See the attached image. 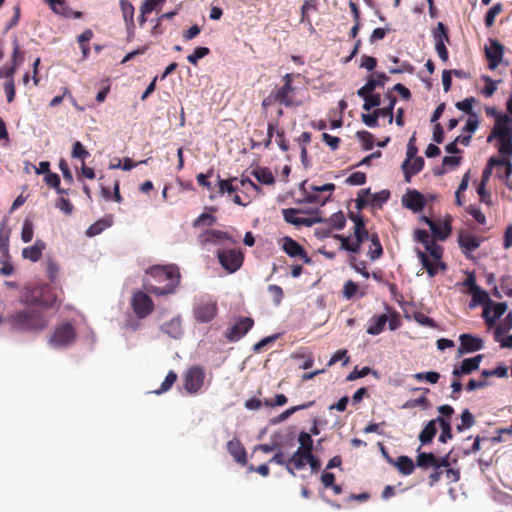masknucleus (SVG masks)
<instances>
[{"mask_svg":"<svg viewBox=\"0 0 512 512\" xmlns=\"http://www.w3.org/2000/svg\"><path fill=\"white\" fill-rule=\"evenodd\" d=\"M254 320L251 318H240L236 323L226 330V340L237 342L253 327Z\"/></svg>","mask_w":512,"mask_h":512,"instance_id":"ddd939ff","label":"nucleus"},{"mask_svg":"<svg viewBox=\"0 0 512 512\" xmlns=\"http://www.w3.org/2000/svg\"><path fill=\"white\" fill-rule=\"evenodd\" d=\"M368 256L372 261L379 259L383 254L382 245L377 233L371 234Z\"/></svg>","mask_w":512,"mask_h":512,"instance_id":"4c0bfd02","label":"nucleus"},{"mask_svg":"<svg viewBox=\"0 0 512 512\" xmlns=\"http://www.w3.org/2000/svg\"><path fill=\"white\" fill-rule=\"evenodd\" d=\"M359 140L363 143L364 149L369 151L373 148V135L368 131H359L357 133Z\"/></svg>","mask_w":512,"mask_h":512,"instance_id":"0e129e2a","label":"nucleus"},{"mask_svg":"<svg viewBox=\"0 0 512 512\" xmlns=\"http://www.w3.org/2000/svg\"><path fill=\"white\" fill-rule=\"evenodd\" d=\"M268 292H270L274 303L280 305L284 297V292L281 286L277 284L268 285Z\"/></svg>","mask_w":512,"mask_h":512,"instance_id":"052dcab7","label":"nucleus"},{"mask_svg":"<svg viewBox=\"0 0 512 512\" xmlns=\"http://www.w3.org/2000/svg\"><path fill=\"white\" fill-rule=\"evenodd\" d=\"M496 175L500 179H508L512 174V163L508 159L497 158L495 163Z\"/></svg>","mask_w":512,"mask_h":512,"instance_id":"ea45409f","label":"nucleus"},{"mask_svg":"<svg viewBox=\"0 0 512 512\" xmlns=\"http://www.w3.org/2000/svg\"><path fill=\"white\" fill-rule=\"evenodd\" d=\"M315 402L312 400L311 402H305L304 404H298V405H294V406H291L290 408L286 409L285 411H283L279 417H278V422H282L284 420H286L287 418H289L292 414H294L295 412L299 411V410H303V409H307L309 408L310 406H312Z\"/></svg>","mask_w":512,"mask_h":512,"instance_id":"de8ad7c7","label":"nucleus"},{"mask_svg":"<svg viewBox=\"0 0 512 512\" xmlns=\"http://www.w3.org/2000/svg\"><path fill=\"white\" fill-rule=\"evenodd\" d=\"M293 77L294 75L292 73H286L283 76V86L274 89L271 93V97L274 99L275 102L280 103L287 108L299 105L298 103H295L290 97V94L294 90L292 86Z\"/></svg>","mask_w":512,"mask_h":512,"instance_id":"1a4fd4ad","label":"nucleus"},{"mask_svg":"<svg viewBox=\"0 0 512 512\" xmlns=\"http://www.w3.org/2000/svg\"><path fill=\"white\" fill-rule=\"evenodd\" d=\"M413 319L422 326H426V327H430V328L437 327V324L434 320H432L431 318H429V316L424 315L421 312L414 313Z\"/></svg>","mask_w":512,"mask_h":512,"instance_id":"680f3d73","label":"nucleus"},{"mask_svg":"<svg viewBox=\"0 0 512 512\" xmlns=\"http://www.w3.org/2000/svg\"><path fill=\"white\" fill-rule=\"evenodd\" d=\"M432 37L434 40V44H449L450 43V36H449V30L448 28L443 25L441 22L436 25L434 30L432 31Z\"/></svg>","mask_w":512,"mask_h":512,"instance_id":"58836bf2","label":"nucleus"},{"mask_svg":"<svg viewBox=\"0 0 512 512\" xmlns=\"http://www.w3.org/2000/svg\"><path fill=\"white\" fill-rule=\"evenodd\" d=\"M34 235L33 223L30 220H25L22 228L21 237L24 242H30Z\"/></svg>","mask_w":512,"mask_h":512,"instance_id":"338daca9","label":"nucleus"},{"mask_svg":"<svg viewBox=\"0 0 512 512\" xmlns=\"http://www.w3.org/2000/svg\"><path fill=\"white\" fill-rule=\"evenodd\" d=\"M509 123L508 115H499L492 133L488 137V142H491L493 138L499 140L498 150L501 155H512V130Z\"/></svg>","mask_w":512,"mask_h":512,"instance_id":"7ed1b4c3","label":"nucleus"},{"mask_svg":"<svg viewBox=\"0 0 512 512\" xmlns=\"http://www.w3.org/2000/svg\"><path fill=\"white\" fill-rule=\"evenodd\" d=\"M204 379V368L199 365L192 366L184 373V390L189 394H197L204 384Z\"/></svg>","mask_w":512,"mask_h":512,"instance_id":"6e6552de","label":"nucleus"},{"mask_svg":"<svg viewBox=\"0 0 512 512\" xmlns=\"http://www.w3.org/2000/svg\"><path fill=\"white\" fill-rule=\"evenodd\" d=\"M482 359L483 355H477L473 358H464L460 364V372H464L465 375L472 373L474 370L478 369Z\"/></svg>","mask_w":512,"mask_h":512,"instance_id":"a19ab883","label":"nucleus"},{"mask_svg":"<svg viewBox=\"0 0 512 512\" xmlns=\"http://www.w3.org/2000/svg\"><path fill=\"white\" fill-rule=\"evenodd\" d=\"M176 380H177V374L173 370H170L167 373V375H166L164 381L162 382L160 388L158 390H155L154 393L157 394V395H160L162 393L167 392L168 390L171 389V387L176 382Z\"/></svg>","mask_w":512,"mask_h":512,"instance_id":"c03bdc74","label":"nucleus"},{"mask_svg":"<svg viewBox=\"0 0 512 512\" xmlns=\"http://www.w3.org/2000/svg\"><path fill=\"white\" fill-rule=\"evenodd\" d=\"M452 219L449 216L443 223V225L434 223L432 227L430 228L431 233L436 240H446L452 233V226H451Z\"/></svg>","mask_w":512,"mask_h":512,"instance_id":"393cba45","label":"nucleus"},{"mask_svg":"<svg viewBox=\"0 0 512 512\" xmlns=\"http://www.w3.org/2000/svg\"><path fill=\"white\" fill-rule=\"evenodd\" d=\"M9 230H0V254L9 255Z\"/></svg>","mask_w":512,"mask_h":512,"instance_id":"e2e57ef3","label":"nucleus"},{"mask_svg":"<svg viewBox=\"0 0 512 512\" xmlns=\"http://www.w3.org/2000/svg\"><path fill=\"white\" fill-rule=\"evenodd\" d=\"M20 302L26 308L8 315L7 323L16 331L37 333L48 326L46 310L57 302V295L48 284L27 286L21 292Z\"/></svg>","mask_w":512,"mask_h":512,"instance_id":"f257e3e1","label":"nucleus"},{"mask_svg":"<svg viewBox=\"0 0 512 512\" xmlns=\"http://www.w3.org/2000/svg\"><path fill=\"white\" fill-rule=\"evenodd\" d=\"M370 195V189H362L358 192V196L356 198V208L358 211L363 210L368 203V196Z\"/></svg>","mask_w":512,"mask_h":512,"instance_id":"774afa93","label":"nucleus"},{"mask_svg":"<svg viewBox=\"0 0 512 512\" xmlns=\"http://www.w3.org/2000/svg\"><path fill=\"white\" fill-rule=\"evenodd\" d=\"M210 53L209 48L207 47H197L194 52L188 56V61L190 64L197 66L198 61Z\"/></svg>","mask_w":512,"mask_h":512,"instance_id":"603ef678","label":"nucleus"},{"mask_svg":"<svg viewBox=\"0 0 512 512\" xmlns=\"http://www.w3.org/2000/svg\"><path fill=\"white\" fill-rule=\"evenodd\" d=\"M367 177L364 172H354L346 178V183L352 186H360L366 183Z\"/></svg>","mask_w":512,"mask_h":512,"instance_id":"13d9d810","label":"nucleus"},{"mask_svg":"<svg viewBox=\"0 0 512 512\" xmlns=\"http://www.w3.org/2000/svg\"><path fill=\"white\" fill-rule=\"evenodd\" d=\"M417 451L416 466L424 470L428 468L435 469L437 457L432 452H420V448Z\"/></svg>","mask_w":512,"mask_h":512,"instance_id":"c756f323","label":"nucleus"},{"mask_svg":"<svg viewBox=\"0 0 512 512\" xmlns=\"http://www.w3.org/2000/svg\"><path fill=\"white\" fill-rule=\"evenodd\" d=\"M506 310H507V305H506V303H503V302L494 304L493 316L489 315V310L486 308L484 310V318L486 320L487 325L489 327H492L495 324L496 320L500 319L504 315Z\"/></svg>","mask_w":512,"mask_h":512,"instance_id":"473e14b6","label":"nucleus"},{"mask_svg":"<svg viewBox=\"0 0 512 512\" xmlns=\"http://www.w3.org/2000/svg\"><path fill=\"white\" fill-rule=\"evenodd\" d=\"M0 263L2 267L0 268V275L7 277L13 275V264L10 263V255H0Z\"/></svg>","mask_w":512,"mask_h":512,"instance_id":"864d4df0","label":"nucleus"},{"mask_svg":"<svg viewBox=\"0 0 512 512\" xmlns=\"http://www.w3.org/2000/svg\"><path fill=\"white\" fill-rule=\"evenodd\" d=\"M394 466L398 468L401 474L408 476L414 472L416 464L410 457L402 455L396 458Z\"/></svg>","mask_w":512,"mask_h":512,"instance_id":"f704fd0d","label":"nucleus"},{"mask_svg":"<svg viewBox=\"0 0 512 512\" xmlns=\"http://www.w3.org/2000/svg\"><path fill=\"white\" fill-rule=\"evenodd\" d=\"M122 17L128 32L134 31V7L128 0H120Z\"/></svg>","mask_w":512,"mask_h":512,"instance_id":"a878e982","label":"nucleus"},{"mask_svg":"<svg viewBox=\"0 0 512 512\" xmlns=\"http://www.w3.org/2000/svg\"><path fill=\"white\" fill-rule=\"evenodd\" d=\"M298 442L300 446L297 449L304 450L305 453L313 451V439L310 434L300 432L298 435Z\"/></svg>","mask_w":512,"mask_h":512,"instance_id":"09e8293b","label":"nucleus"},{"mask_svg":"<svg viewBox=\"0 0 512 512\" xmlns=\"http://www.w3.org/2000/svg\"><path fill=\"white\" fill-rule=\"evenodd\" d=\"M147 162H148V159L142 160V161H140L138 163H134L131 158L125 157V158H123V161L119 160V162L117 164H111L110 168L111 169L121 168L124 171H129L133 167H135L136 165L144 164V163H147Z\"/></svg>","mask_w":512,"mask_h":512,"instance_id":"3c124183","label":"nucleus"},{"mask_svg":"<svg viewBox=\"0 0 512 512\" xmlns=\"http://www.w3.org/2000/svg\"><path fill=\"white\" fill-rule=\"evenodd\" d=\"M512 328V314L509 313L505 316L503 322L499 324L494 331V338L498 339L499 336L504 335L507 331Z\"/></svg>","mask_w":512,"mask_h":512,"instance_id":"8fccbe9b","label":"nucleus"},{"mask_svg":"<svg viewBox=\"0 0 512 512\" xmlns=\"http://www.w3.org/2000/svg\"><path fill=\"white\" fill-rule=\"evenodd\" d=\"M404 207L412 210L414 213L421 212L426 205L425 197L417 190H409L402 197Z\"/></svg>","mask_w":512,"mask_h":512,"instance_id":"f3484780","label":"nucleus"},{"mask_svg":"<svg viewBox=\"0 0 512 512\" xmlns=\"http://www.w3.org/2000/svg\"><path fill=\"white\" fill-rule=\"evenodd\" d=\"M428 254L436 261H439L443 257L444 249L441 245H438L434 239L424 246Z\"/></svg>","mask_w":512,"mask_h":512,"instance_id":"a18cd8bd","label":"nucleus"},{"mask_svg":"<svg viewBox=\"0 0 512 512\" xmlns=\"http://www.w3.org/2000/svg\"><path fill=\"white\" fill-rule=\"evenodd\" d=\"M486 56L490 62V69H495L500 64L503 56V46L497 40H492L486 50Z\"/></svg>","mask_w":512,"mask_h":512,"instance_id":"4be33fe9","label":"nucleus"},{"mask_svg":"<svg viewBox=\"0 0 512 512\" xmlns=\"http://www.w3.org/2000/svg\"><path fill=\"white\" fill-rule=\"evenodd\" d=\"M229 453L233 456L235 461L241 465L247 464V453L244 445L238 440L233 439L226 444Z\"/></svg>","mask_w":512,"mask_h":512,"instance_id":"aec40b11","label":"nucleus"},{"mask_svg":"<svg viewBox=\"0 0 512 512\" xmlns=\"http://www.w3.org/2000/svg\"><path fill=\"white\" fill-rule=\"evenodd\" d=\"M198 242L202 247H206L210 244L227 246V243H235V240L227 232L215 229H207L199 234Z\"/></svg>","mask_w":512,"mask_h":512,"instance_id":"9d476101","label":"nucleus"},{"mask_svg":"<svg viewBox=\"0 0 512 512\" xmlns=\"http://www.w3.org/2000/svg\"><path fill=\"white\" fill-rule=\"evenodd\" d=\"M424 166V159L421 156H415L414 158H406L402 164L404 171L405 181L411 182L412 176L418 174Z\"/></svg>","mask_w":512,"mask_h":512,"instance_id":"6ab92c4d","label":"nucleus"},{"mask_svg":"<svg viewBox=\"0 0 512 512\" xmlns=\"http://www.w3.org/2000/svg\"><path fill=\"white\" fill-rule=\"evenodd\" d=\"M305 451L297 449L293 455L287 460L286 469L292 475L295 476L294 470H301L306 463Z\"/></svg>","mask_w":512,"mask_h":512,"instance_id":"bb28decb","label":"nucleus"},{"mask_svg":"<svg viewBox=\"0 0 512 512\" xmlns=\"http://www.w3.org/2000/svg\"><path fill=\"white\" fill-rule=\"evenodd\" d=\"M144 288L155 296L173 294L180 283V272L176 265H155L146 270Z\"/></svg>","mask_w":512,"mask_h":512,"instance_id":"f03ea898","label":"nucleus"},{"mask_svg":"<svg viewBox=\"0 0 512 512\" xmlns=\"http://www.w3.org/2000/svg\"><path fill=\"white\" fill-rule=\"evenodd\" d=\"M161 330L171 338H180L183 335V327L181 326V320L179 316H175L169 321L163 323L161 325Z\"/></svg>","mask_w":512,"mask_h":512,"instance_id":"5701e85b","label":"nucleus"},{"mask_svg":"<svg viewBox=\"0 0 512 512\" xmlns=\"http://www.w3.org/2000/svg\"><path fill=\"white\" fill-rule=\"evenodd\" d=\"M131 307L137 317L145 319L154 311V302L146 292L137 290L133 293Z\"/></svg>","mask_w":512,"mask_h":512,"instance_id":"0eeeda50","label":"nucleus"},{"mask_svg":"<svg viewBox=\"0 0 512 512\" xmlns=\"http://www.w3.org/2000/svg\"><path fill=\"white\" fill-rule=\"evenodd\" d=\"M459 340V353H472L480 351L483 348V339L475 337L471 334H461Z\"/></svg>","mask_w":512,"mask_h":512,"instance_id":"a211bd4d","label":"nucleus"},{"mask_svg":"<svg viewBox=\"0 0 512 512\" xmlns=\"http://www.w3.org/2000/svg\"><path fill=\"white\" fill-rule=\"evenodd\" d=\"M441 375L435 371H427V372H419L414 375L415 379L418 381H422L425 379L427 382L431 384H435L439 381V377Z\"/></svg>","mask_w":512,"mask_h":512,"instance_id":"bf43d9fd","label":"nucleus"},{"mask_svg":"<svg viewBox=\"0 0 512 512\" xmlns=\"http://www.w3.org/2000/svg\"><path fill=\"white\" fill-rule=\"evenodd\" d=\"M77 337L75 327L70 322H64L54 328L49 344L54 348H66L74 344Z\"/></svg>","mask_w":512,"mask_h":512,"instance_id":"39448f33","label":"nucleus"},{"mask_svg":"<svg viewBox=\"0 0 512 512\" xmlns=\"http://www.w3.org/2000/svg\"><path fill=\"white\" fill-rule=\"evenodd\" d=\"M217 314V305L216 302L207 300L201 301L198 303L194 309V316L196 321L199 322H209L211 321Z\"/></svg>","mask_w":512,"mask_h":512,"instance_id":"dca6fc26","label":"nucleus"},{"mask_svg":"<svg viewBox=\"0 0 512 512\" xmlns=\"http://www.w3.org/2000/svg\"><path fill=\"white\" fill-rule=\"evenodd\" d=\"M44 3H46L51 11L56 14L60 15L64 18H74V19H80L82 18L83 14L80 11H74L67 0H43Z\"/></svg>","mask_w":512,"mask_h":512,"instance_id":"2eb2a0df","label":"nucleus"},{"mask_svg":"<svg viewBox=\"0 0 512 512\" xmlns=\"http://www.w3.org/2000/svg\"><path fill=\"white\" fill-rule=\"evenodd\" d=\"M45 247V242L41 239H37L33 245L25 247L22 250V256L24 259L37 262L41 258L42 251L45 249Z\"/></svg>","mask_w":512,"mask_h":512,"instance_id":"b1692460","label":"nucleus"},{"mask_svg":"<svg viewBox=\"0 0 512 512\" xmlns=\"http://www.w3.org/2000/svg\"><path fill=\"white\" fill-rule=\"evenodd\" d=\"M377 78L371 75L366 84L360 88V93L365 95L368 92H373L377 87H384L387 76L383 72L376 73Z\"/></svg>","mask_w":512,"mask_h":512,"instance_id":"c85d7f7f","label":"nucleus"},{"mask_svg":"<svg viewBox=\"0 0 512 512\" xmlns=\"http://www.w3.org/2000/svg\"><path fill=\"white\" fill-rule=\"evenodd\" d=\"M242 189H248L251 188L255 192L259 193L260 188L257 186L254 182H252L250 179H241L238 180L237 178H231L228 180H223L220 178V176H217V195H223L224 193H227L228 195H232V193H235L237 191Z\"/></svg>","mask_w":512,"mask_h":512,"instance_id":"423d86ee","label":"nucleus"},{"mask_svg":"<svg viewBox=\"0 0 512 512\" xmlns=\"http://www.w3.org/2000/svg\"><path fill=\"white\" fill-rule=\"evenodd\" d=\"M360 98L364 100L363 110L371 111L374 108H378L381 105V96L378 93L368 92L365 95L360 93V89L357 91Z\"/></svg>","mask_w":512,"mask_h":512,"instance_id":"72a5a7b5","label":"nucleus"},{"mask_svg":"<svg viewBox=\"0 0 512 512\" xmlns=\"http://www.w3.org/2000/svg\"><path fill=\"white\" fill-rule=\"evenodd\" d=\"M335 190V185L327 183L322 186H310V192H305L304 201L307 203L325 204L329 199L331 192Z\"/></svg>","mask_w":512,"mask_h":512,"instance_id":"9b49d317","label":"nucleus"},{"mask_svg":"<svg viewBox=\"0 0 512 512\" xmlns=\"http://www.w3.org/2000/svg\"><path fill=\"white\" fill-rule=\"evenodd\" d=\"M216 221L217 219L214 215L209 213H202L201 215L198 216L197 219L194 220L193 227L199 228L202 225L212 227L216 224Z\"/></svg>","mask_w":512,"mask_h":512,"instance_id":"49530a36","label":"nucleus"},{"mask_svg":"<svg viewBox=\"0 0 512 512\" xmlns=\"http://www.w3.org/2000/svg\"><path fill=\"white\" fill-rule=\"evenodd\" d=\"M388 321V316L385 314L379 316H373L371 319V323L367 328V333L370 335H378L383 330Z\"/></svg>","mask_w":512,"mask_h":512,"instance_id":"e433bc0d","label":"nucleus"},{"mask_svg":"<svg viewBox=\"0 0 512 512\" xmlns=\"http://www.w3.org/2000/svg\"><path fill=\"white\" fill-rule=\"evenodd\" d=\"M458 242L464 253L472 252L481 245V239L472 233L460 232Z\"/></svg>","mask_w":512,"mask_h":512,"instance_id":"412c9836","label":"nucleus"},{"mask_svg":"<svg viewBox=\"0 0 512 512\" xmlns=\"http://www.w3.org/2000/svg\"><path fill=\"white\" fill-rule=\"evenodd\" d=\"M327 222L333 229L341 230L344 228L346 220L342 212H337L331 215Z\"/></svg>","mask_w":512,"mask_h":512,"instance_id":"6e6d98bb","label":"nucleus"},{"mask_svg":"<svg viewBox=\"0 0 512 512\" xmlns=\"http://www.w3.org/2000/svg\"><path fill=\"white\" fill-rule=\"evenodd\" d=\"M334 238L340 241V249L352 253H360L359 246L354 240L350 239V237L342 236V234H334Z\"/></svg>","mask_w":512,"mask_h":512,"instance_id":"79ce46f5","label":"nucleus"},{"mask_svg":"<svg viewBox=\"0 0 512 512\" xmlns=\"http://www.w3.org/2000/svg\"><path fill=\"white\" fill-rule=\"evenodd\" d=\"M502 12V4L497 3L489 9L485 17V24L487 27H491L495 23V18Z\"/></svg>","mask_w":512,"mask_h":512,"instance_id":"5fc2aeb1","label":"nucleus"},{"mask_svg":"<svg viewBox=\"0 0 512 512\" xmlns=\"http://www.w3.org/2000/svg\"><path fill=\"white\" fill-rule=\"evenodd\" d=\"M71 154H72L73 158L81 159L82 161H84L85 158H87L89 156V152L86 151V149L83 147V145L79 141H76L73 144Z\"/></svg>","mask_w":512,"mask_h":512,"instance_id":"69168bd1","label":"nucleus"},{"mask_svg":"<svg viewBox=\"0 0 512 512\" xmlns=\"http://www.w3.org/2000/svg\"><path fill=\"white\" fill-rule=\"evenodd\" d=\"M436 424L437 421H435V419H432L421 430L418 437L419 442H421V445H428V443L432 442L437 432Z\"/></svg>","mask_w":512,"mask_h":512,"instance_id":"2f4dec72","label":"nucleus"},{"mask_svg":"<svg viewBox=\"0 0 512 512\" xmlns=\"http://www.w3.org/2000/svg\"><path fill=\"white\" fill-rule=\"evenodd\" d=\"M348 218L352 223H354V243H357L359 250L361 251L362 243L366 240H371V234L366 228L363 215L360 213L349 212Z\"/></svg>","mask_w":512,"mask_h":512,"instance_id":"f8f14e48","label":"nucleus"},{"mask_svg":"<svg viewBox=\"0 0 512 512\" xmlns=\"http://www.w3.org/2000/svg\"><path fill=\"white\" fill-rule=\"evenodd\" d=\"M417 256L422 264V266L426 269L427 274L429 277H434L437 272L439 271V267H441L443 270L446 269V266L444 263H434L429 260L428 256L425 252L418 250Z\"/></svg>","mask_w":512,"mask_h":512,"instance_id":"cd10ccee","label":"nucleus"},{"mask_svg":"<svg viewBox=\"0 0 512 512\" xmlns=\"http://www.w3.org/2000/svg\"><path fill=\"white\" fill-rule=\"evenodd\" d=\"M164 2L165 0H144V2H142V6H140V12L142 14H151Z\"/></svg>","mask_w":512,"mask_h":512,"instance_id":"4d7b16f0","label":"nucleus"},{"mask_svg":"<svg viewBox=\"0 0 512 512\" xmlns=\"http://www.w3.org/2000/svg\"><path fill=\"white\" fill-rule=\"evenodd\" d=\"M216 256L221 267L230 274L237 272L243 265L244 254L240 249L224 246L217 249Z\"/></svg>","mask_w":512,"mask_h":512,"instance_id":"20e7f679","label":"nucleus"},{"mask_svg":"<svg viewBox=\"0 0 512 512\" xmlns=\"http://www.w3.org/2000/svg\"><path fill=\"white\" fill-rule=\"evenodd\" d=\"M435 421H438V424L440 425V430H442V432H440V437H438V442L446 443L452 440L453 434L450 420L443 416H438L435 418Z\"/></svg>","mask_w":512,"mask_h":512,"instance_id":"7c9ffc66","label":"nucleus"},{"mask_svg":"<svg viewBox=\"0 0 512 512\" xmlns=\"http://www.w3.org/2000/svg\"><path fill=\"white\" fill-rule=\"evenodd\" d=\"M471 294H472V301L475 304L486 305V304L491 303L489 294L485 290H482L481 287H477V288L471 290Z\"/></svg>","mask_w":512,"mask_h":512,"instance_id":"37998d69","label":"nucleus"},{"mask_svg":"<svg viewBox=\"0 0 512 512\" xmlns=\"http://www.w3.org/2000/svg\"><path fill=\"white\" fill-rule=\"evenodd\" d=\"M282 249L289 257L298 258L305 264H311V258L307 255L305 249L292 237H284Z\"/></svg>","mask_w":512,"mask_h":512,"instance_id":"4468645a","label":"nucleus"},{"mask_svg":"<svg viewBox=\"0 0 512 512\" xmlns=\"http://www.w3.org/2000/svg\"><path fill=\"white\" fill-rule=\"evenodd\" d=\"M251 175L261 184L273 185L275 183V177L269 168L259 167L254 169Z\"/></svg>","mask_w":512,"mask_h":512,"instance_id":"c9c22d12","label":"nucleus"}]
</instances>
